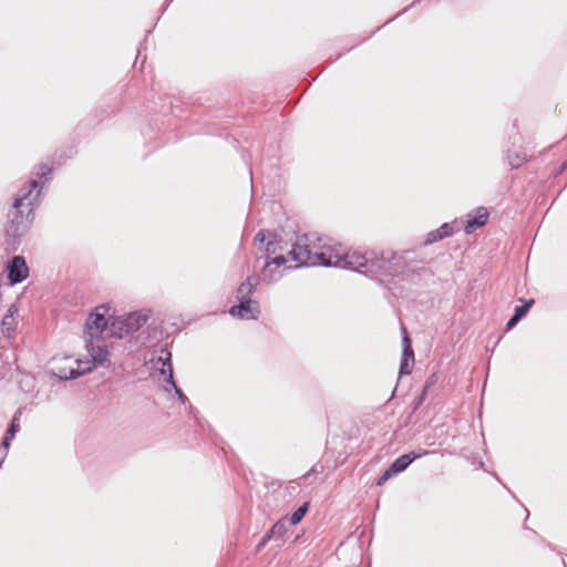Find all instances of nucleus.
Segmentation results:
<instances>
[{
	"mask_svg": "<svg viewBox=\"0 0 567 567\" xmlns=\"http://www.w3.org/2000/svg\"><path fill=\"white\" fill-rule=\"evenodd\" d=\"M413 254L414 250L406 249L400 252L386 250L334 256V268L359 272L385 286L394 282L395 277L406 271L405 279L416 284V278L432 276V271L424 266L409 268Z\"/></svg>",
	"mask_w": 567,
	"mask_h": 567,
	"instance_id": "f257e3e1",
	"label": "nucleus"
},
{
	"mask_svg": "<svg viewBox=\"0 0 567 567\" xmlns=\"http://www.w3.org/2000/svg\"><path fill=\"white\" fill-rule=\"evenodd\" d=\"M53 167L47 163L34 166L31 176L13 199L4 226V250L16 252L34 219V209L40 205L42 189L52 181Z\"/></svg>",
	"mask_w": 567,
	"mask_h": 567,
	"instance_id": "f03ea898",
	"label": "nucleus"
},
{
	"mask_svg": "<svg viewBox=\"0 0 567 567\" xmlns=\"http://www.w3.org/2000/svg\"><path fill=\"white\" fill-rule=\"evenodd\" d=\"M260 285V276L252 272L236 289L237 303L228 309L233 318L239 320H257L261 313L259 301L252 299L257 287Z\"/></svg>",
	"mask_w": 567,
	"mask_h": 567,
	"instance_id": "7ed1b4c3",
	"label": "nucleus"
},
{
	"mask_svg": "<svg viewBox=\"0 0 567 567\" xmlns=\"http://www.w3.org/2000/svg\"><path fill=\"white\" fill-rule=\"evenodd\" d=\"M111 309L109 303H102L90 311L83 326L85 347L93 349V344L105 343L103 336L106 330L110 331V323L113 318L110 315Z\"/></svg>",
	"mask_w": 567,
	"mask_h": 567,
	"instance_id": "20e7f679",
	"label": "nucleus"
},
{
	"mask_svg": "<svg viewBox=\"0 0 567 567\" xmlns=\"http://www.w3.org/2000/svg\"><path fill=\"white\" fill-rule=\"evenodd\" d=\"M288 257L291 261H295V266L288 267V269H297L300 267L308 266H324L334 267V261L331 257L324 252H312L308 244L307 235L296 236V240L291 243L288 249Z\"/></svg>",
	"mask_w": 567,
	"mask_h": 567,
	"instance_id": "39448f33",
	"label": "nucleus"
},
{
	"mask_svg": "<svg viewBox=\"0 0 567 567\" xmlns=\"http://www.w3.org/2000/svg\"><path fill=\"white\" fill-rule=\"evenodd\" d=\"M148 315L135 310L124 316H113L110 323V336L123 339L137 332L148 320Z\"/></svg>",
	"mask_w": 567,
	"mask_h": 567,
	"instance_id": "423d86ee",
	"label": "nucleus"
},
{
	"mask_svg": "<svg viewBox=\"0 0 567 567\" xmlns=\"http://www.w3.org/2000/svg\"><path fill=\"white\" fill-rule=\"evenodd\" d=\"M255 246L258 250L264 252L262 255H277L288 251L289 241L286 240L276 230L259 229L254 237Z\"/></svg>",
	"mask_w": 567,
	"mask_h": 567,
	"instance_id": "0eeeda50",
	"label": "nucleus"
},
{
	"mask_svg": "<svg viewBox=\"0 0 567 567\" xmlns=\"http://www.w3.org/2000/svg\"><path fill=\"white\" fill-rule=\"evenodd\" d=\"M30 269L22 255H14L6 262V278L8 286H16L28 279Z\"/></svg>",
	"mask_w": 567,
	"mask_h": 567,
	"instance_id": "6e6552de",
	"label": "nucleus"
},
{
	"mask_svg": "<svg viewBox=\"0 0 567 567\" xmlns=\"http://www.w3.org/2000/svg\"><path fill=\"white\" fill-rule=\"evenodd\" d=\"M266 487L268 489L266 505L271 506V502H274V508L284 506V504L288 502L286 498L291 497L297 489L296 485L284 487L280 480H271L266 483Z\"/></svg>",
	"mask_w": 567,
	"mask_h": 567,
	"instance_id": "1a4fd4ad",
	"label": "nucleus"
},
{
	"mask_svg": "<svg viewBox=\"0 0 567 567\" xmlns=\"http://www.w3.org/2000/svg\"><path fill=\"white\" fill-rule=\"evenodd\" d=\"M159 354L153 357L150 362L153 364L152 370L163 377V381H171L174 377L173 355L168 349V344L161 346Z\"/></svg>",
	"mask_w": 567,
	"mask_h": 567,
	"instance_id": "9d476101",
	"label": "nucleus"
},
{
	"mask_svg": "<svg viewBox=\"0 0 567 567\" xmlns=\"http://www.w3.org/2000/svg\"><path fill=\"white\" fill-rule=\"evenodd\" d=\"M402 354L399 368V378L410 375L414 367V350L412 339L404 326H401Z\"/></svg>",
	"mask_w": 567,
	"mask_h": 567,
	"instance_id": "9b49d317",
	"label": "nucleus"
},
{
	"mask_svg": "<svg viewBox=\"0 0 567 567\" xmlns=\"http://www.w3.org/2000/svg\"><path fill=\"white\" fill-rule=\"evenodd\" d=\"M522 141V135L516 132L515 134L511 135L508 137V143L512 144V147H508L504 152V156L506 162L508 163L511 169H517L523 164L527 163L529 161L526 152L522 146H517Z\"/></svg>",
	"mask_w": 567,
	"mask_h": 567,
	"instance_id": "f8f14e48",
	"label": "nucleus"
},
{
	"mask_svg": "<svg viewBox=\"0 0 567 567\" xmlns=\"http://www.w3.org/2000/svg\"><path fill=\"white\" fill-rule=\"evenodd\" d=\"M85 349L87 351V354L90 355V360L78 359V368L90 367L92 372L94 369L102 367L106 362L109 358V348L105 343L93 344V349H91L90 347H85Z\"/></svg>",
	"mask_w": 567,
	"mask_h": 567,
	"instance_id": "ddd939ff",
	"label": "nucleus"
},
{
	"mask_svg": "<svg viewBox=\"0 0 567 567\" xmlns=\"http://www.w3.org/2000/svg\"><path fill=\"white\" fill-rule=\"evenodd\" d=\"M434 453L433 451H429L425 449H416L412 450L410 452H406L399 457H396L393 462L390 463L388 468L391 471V473L396 476L404 471L408 470V467L416 460H420L424 456H427L430 454Z\"/></svg>",
	"mask_w": 567,
	"mask_h": 567,
	"instance_id": "4468645a",
	"label": "nucleus"
},
{
	"mask_svg": "<svg viewBox=\"0 0 567 567\" xmlns=\"http://www.w3.org/2000/svg\"><path fill=\"white\" fill-rule=\"evenodd\" d=\"M489 218L488 209L484 206H478L467 213L466 219L463 224V230L466 235L473 234L478 228L484 227Z\"/></svg>",
	"mask_w": 567,
	"mask_h": 567,
	"instance_id": "2eb2a0df",
	"label": "nucleus"
},
{
	"mask_svg": "<svg viewBox=\"0 0 567 567\" xmlns=\"http://www.w3.org/2000/svg\"><path fill=\"white\" fill-rule=\"evenodd\" d=\"M165 384L162 386V390L166 393H174V398L181 403V404H188L189 414L196 417L197 410L189 403L188 398L183 392V390L178 386L175 377H173V380L168 381L166 380L164 382Z\"/></svg>",
	"mask_w": 567,
	"mask_h": 567,
	"instance_id": "dca6fc26",
	"label": "nucleus"
},
{
	"mask_svg": "<svg viewBox=\"0 0 567 567\" xmlns=\"http://www.w3.org/2000/svg\"><path fill=\"white\" fill-rule=\"evenodd\" d=\"M284 271L285 269H277L265 261L260 272L258 274L260 276V282L262 281L267 285H272L281 279Z\"/></svg>",
	"mask_w": 567,
	"mask_h": 567,
	"instance_id": "f3484780",
	"label": "nucleus"
},
{
	"mask_svg": "<svg viewBox=\"0 0 567 567\" xmlns=\"http://www.w3.org/2000/svg\"><path fill=\"white\" fill-rule=\"evenodd\" d=\"M91 372V368H62L58 373H54V377L59 381H72L76 380L80 377L87 374Z\"/></svg>",
	"mask_w": 567,
	"mask_h": 567,
	"instance_id": "a211bd4d",
	"label": "nucleus"
},
{
	"mask_svg": "<svg viewBox=\"0 0 567 567\" xmlns=\"http://www.w3.org/2000/svg\"><path fill=\"white\" fill-rule=\"evenodd\" d=\"M309 508L310 502H305L296 511H293L291 515H286V522H288L291 526L298 525L305 518Z\"/></svg>",
	"mask_w": 567,
	"mask_h": 567,
	"instance_id": "6ab92c4d",
	"label": "nucleus"
},
{
	"mask_svg": "<svg viewBox=\"0 0 567 567\" xmlns=\"http://www.w3.org/2000/svg\"><path fill=\"white\" fill-rule=\"evenodd\" d=\"M518 301L520 302V305L514 308L513 315L523 320L535 305V299L519 298Z\"/></svg>",
	"mask_w": 567,
	"mask_h": 567,
	"instance_id": "aec40b11",
	"label": "nucleus"
},
{
	"mask_svg": "<svg viewBox=\"0 0 567 567\" xmlns=\"http://www.w3.org/2000/svg\"><path fill=\"white\" fill-rule=\"evenodd\" d=\"M287 516H282L278 522H276L267 533L270 534L272 539H281L287 533L286 526Z\"/></svg>",
	"mask_w": 567,
	"mask_h": 567,
	"instance_id": "412c9836",
	"label": "nucleus"
},
{
	"mask_svg": "<svg viewBox=\"0 0 567 567\" xmlns=\"http://www.w3.org/2000/svg\"><path fill=\"white\" fill-rule=\"evenodd\" d=\"M261 258H264L265 261H267L268 264L272 265L277 269H281L282 267L286 266L288 260H290V258L288 257V254L287 255H285V254H277V255H272V256L261 255L260 257H257L258 260L261 259Z\"/></svg>",
	"mask_w": 567,
	"mask_h": 567,
	"instance_id": "4be33fe9",
	"label": "nucleus"
},
{
	"mask_svg": "<svg viewBox=\"0 0 567 567\" xmlns=\"http://www.w3.org/2000/svg\"><path fill=\"white\" fill-rule=\"evenodd\" d=\"M427 398V393L423 390L413 399L410 410L408 412V419H412L415 412L423 405Z\"/></svg>",
	"mask_w": 567,
	"mask_h": 567,
	"instance_id": "5701e85b",
	"label": "nucleus"
},
{
	"mask_svg": "<svg viewBox=\"0 0 567 567\" xmlns=\"http://www.w3.org/2000/svg\"><path fill=\"white\" fill-rule=\"evenodd\" d=\"M323 470H324V466H323L320 462H318V463L313 464V465L311 466V468H310L306 474H303L302 476H300V477L298 478V483H297V485H300V484H302V483H303V484H306V483H307V481H308L312 475H316V474L322 473V472H323Z\"/></svg>",
	"mask_w": 567,
	"mask_h": 567,
	"instance_id": "b1692460",
	"label": "nucleus"
},
{
	"mask_svg": "<svg viewBox=\"0 0 567 567\" xmlns=\"http://www.w3.org/2000/svg\"><path fill=\"white\" fill-rule=\"evenodd\" d=\"M1 330L3 334L8 338L12 337L16 333L17 324L14 322V319H7L6 317L1 320Z\"/></svg>",
	"mask_w": 567,
	"mask_h": 567,
	"instance_id": "393cba45",
	"label": "nucleus"
},
{
	"mask_svg": "<svg viewBox=\"0 0 567 567\" xmlns=\"http://www.w3.org/2000/svg\"><path fill=\"white\" fill-rule=\"evenodd\" d=\"M112 103L107 105L110 110L101 109V116L102 118L110 117L112 115H115L120 110V103L117 101V97L114 96L111 99Z\"/></svg>",
	"mask_w": 567,
	"mask_h": 567,
	"instance_id": "a878e982",
	"label": "nucleus"
},
{
	"mask_svg": "<svg viewBox=\"0 0 567 567\" xmlns=\"http://www.w3.org/2000/svg\"><path fill=\"white\" fill-rule=\"evenodd\" d=\"M440 240H443V238H442V236H441L440 231H439V230H437V228H436V229L431 230V231H429V233H427V235H426V237H425L424 241H423V243H421V245H420V246H421V247H426V246H430V245H432V244H435V243H437V241H440Z\"/></svg>",
	"mask_w": 567,
	"mask_h": 567,
	"instance_id": "bb28decb",
	"label": "nucleus"
},
{
	"mask_svg": "<svg viewBox=\"0 0 567 567\" xmlns=\"http://www.w3.org/2000/svg\"><path fill=\"white\" fill-rule=\"evenodd\" d=\"M437 230L440 231L443 239L453 236L454 226L452 223H443Z\"/></svg>",
	"mask_w": 567,
	"mask_h": 567,
	"instance_id": "cd10ccee",
	"label": "nucleus"
},
{
	"mask_svg": "<svg viewBox=\"0 0 567 567\" xmlns=\"http://www.w3.org/2000/svg\"><path fill=\"white\" fill-rule=\"evenodd\" d=\"M437 381H439V374H437V372H433V373H431V374L426 378V380H425V382H424V384H423V386H422V390H423V391H425L426 393H429V391L431 390V388H433V386L437 383Z\"/></svg>",
	"mask_w": 567,
	"mask_h": 567,
	"instance_id": "c85d7f7f",
	"label": "nucleus"
},
{
	"mask_svg": "<svg viewBox=\"0 0 567 567\" xmlns=\"http://www.w3.org/2000/svg\"><path fill=\"white\" fill-rule=\"evenodd\" d=\"M20 429H21L20 422L10 420L4 433L10 435L11 437H16V435L19 433Z\"/></svg>",
	"mask_w": 567,
	"mask_h": 567,
	"instance_id": "c756f323",
	"label": "nucleus"
},
{
	"mask_svg": "<svg viewBox=\"0 0 567 567\" xmlns=\"http://www.w3.org/2000/svg\"><path fill=\"white\" fill-rule=\"evenodd\" d=\"M394 477V475L391 473V471L386 467L384 472L377 478L375 485L382 486L384 485L390 478Z\"/></svg>",
	"mask_w": 567,
	"mask_h": 567,
	"instance_id": "7c9ffc66",
	"label": "nucleus"
},
{
	"mask_svg": "<svg viewBox=\"0 0 567 567\" xmlns=\"http://www.w3.org/2000/svg\"><path fill=\"white\" fill-rule=\"evenodd\" d=\"M13 440H14V437H11L10 435H8L6 433L3 434L2 439H1V447L3 450L2 453H6L8 455L9 449H10Z\"/></svg>",
	"mask_w": 567,
	"mask_h": 567,
	"instance_id": "2f4dec72",
	"label": "nucleus"
},
{
	"mask_svg": "<svg viewBox=\"0 0 567 567\" xmlns=\"http://www.w3.org/2000/svg\"><path fill=\"white\" fill-rule=\"evenodd\" d=\"M519 321H522L519 318H517L516 316L512 315L511 318L507 320V322L505 324V331L504 332H508L512 329H514L518 324Z\"/></svg>",
	"mask_w": 567,
	"mask_h": 567,
	"instance_id": "473e14b6",
	"label": "nucleus"
},
{
	"mask_svg": "<svg viewBox=\"0 0 567 567\" xmlns=\"http://www.w3.org/2000/svg\"><path fill=\"white\" fill-rule=\"evenodd\" d=\"M17 312H18V306H17L16 303H12V305L9 307V309H8L7 313H6L3 317H6L7 319H11V320H13V319H14V315H16Z\"/></svg>",
	"mask_w": 567,
	"mask_h": 567,
	"instance_id": "72a5a7b5",
	"label": "nucleus"
},
{
	"mask_svg": "<svg viewBox=\"0 0 567 567\" xmlns=\"http://www.w3.org/2000/svg\"><path fill=\"white\" fill-rule=\"evenodd\" d=\"M175 109H176V106H174L171 101L169 105L168 106L163 105L159 112L163 113L164 115H166L167 113H172L173 115H176Z\"/></svg>",
	"mask_w": 567,
	"mask_h": 567,
	"instance_id": "f704fd0d",
	"label": "nucleus"
},
{
	"mask_svg": "<svg viewBox=\"0 0 567 567\" xmlns=\"http://www.w3.org/2000/svg\"><path fill=\"white\" fill-rule=\"evenodd\" d=\"M21 415H22V408H19L16 410V412L13 413L11 420L12 421H17V422H20L21 420Z\"/></svg>",
	"mask_w": 567,
	"mask_h": 567,
	"instance_id": "c9c22d12",
	"label": "nucleus"
},
{
	"mask_svg": "<svg viewBox=\"0 0 567 567\" xmlns=\"http://www.w3.org/2000/svg\"><path fill=\"white\" fill-rule=\"evenodd\" d=\"M266 545H267V543H266L262 538H260V539H259V542H258V543H257V545H256L255 550L258 553V551L262 550V548H264Z\"/></svg>",
	"mask_w": 567,
	"mask_h": 567,
	"instance_id": "e433bc0d",
	"label": "nucleus"
},
{
	"mask_svg": "<svg viewBox=\"0 0 567 567\" xmlns=\"http://www.w3.org/2000/svg\"><path fill=\"white\" fill-rule=\"evenodd\" d=\"M145 42H146V39H145L143 42H141V43H140V47H138V49H137V55H136V58H135V61H137L138 56L141 55L142 50L144 49V43H145ZM135 63H136V62H134V64H135Z\"/></svg>",
	"mask_w": 567,
	"mask_h": 567,
	"instance_id": "4c0bfd02",
	"label": "nucleus"
},
{
	"mask_svg": "<svg viewBox=\"0 0 567 567\" xmlns=\"http://www.w3.org/2000/svg\"><path fill=\"white\" fill-rule=\"evenodd\" d=\"M566 169H561V165L555 171L554 177L560 176Z\"/></svg>",
	"mask_w": 567,
	"mask_h": 567,
	"instance_id": "58836bf2",
	"label": "nucleus"
},
{
	"mask_svg": "<svg viewBox=\"0 0 567 567\" xmlns=\"http://www.w3.org/2000/svg\"><path fill=\"white\" fill-rule=\"evenodd\" d=\"M267 544L272 540V537L267 532L261 537Z\"/></svg>",
	"mask_w": 567,
	"mask_h": 567,
	"instance_id": "ea45409f",
	"label": "nucleus"
},
{
	"mask_svg": "<svg viewBox=\"0 0 567 567\" xmlns=\"http://www.w3.org/2000/svg\"><path fill=\"white\" fill-rule=\"evenodd\" d=\"M158 19H159V17L156 19V21H155V22H157V21H158ZM154 24H156V23H154ZM154 27H155V25H153L150 30H147V31H146V38L152 33V31H153V28H154Z\"/></svg>",
	"mask_w": 567,
	"mask_h": 567,
	"instance_id": "a19ab883",
	"label": "nucleus"
},
{
	"mask_svg": "<svg viewBox=\"0 0 567 567\" xmlns=\"http://www.w3.org/2000/svg\"><path fill=\"white\" fill-rule=\"evenodd\" d=\"M168 7H166V4L164 3L162 9H161V14H163L166 10H167Z\"/></svg>",
	"mask_w": 567,
	"mask_h": 567,
	"instance_id": "79ce46f5",
	"label": "nucleus"
},
{
	"mask_svg": "<svg viewBox=\"0 0 567 567\" xmlns=\"http://www.w3.org/2000/svg\"><path fill=\"white\" fill-rule=\"evenodd\" d=\"M561 169H567V159L561 163Z\"/></svg>",
	"mask_w": 567,
	"mask_h": 567,
	"instance_id": "37998d69",
	"label": "nucleus"
},
{
	"mask_svg": "<svg viewBox=\"0 0 567 567\" xmlns=\"http://www.w3.org/2000/svg\"><path fill=\"white\" fill-rule=\"evenodd\" d=\"M502 338H503V334H501V336H498V337H497V339H496V341H495L494 347L498 344V342L502 340Z\"/></svg>",
	"mask_w": 567,
	"mask_h": 567,
	"instance_id": "c03bdc74",
	"label": "nucleus"
},
{
	"mask_svg": "<svg viewBox=\"0 0 567 567\" xmlns=\"http://www.w3.org/2000/svg\"><path fill=\"white\" fill-rule=\"evenodd\" d=\"M503 486H504V487H505V488L511 493L512 497H514L515 499H517V498H516V496H515V494H514L513 492H511V491L506 487V485H504V484H503Z\"/></svg>",
	"mask_w": 567,
	"mask_h": 567,
	"instance_id": "a18cd8bd",
	"label": "nucleus"
},
{
	"mask_svg": "<svg viewBox=\"0 0 567 567\" xmlns=\"http://www.w3.org/2000/svg\"><path fill=\"white\" fill-rule=\"evenodd\" d=\"M173 1H174V0H165V2H164V3L166 4V7H169V4H171Z\"/></svg>",
	"mask_w": 567,
	"mask_h": 567,
	"instance_id": "49530a36",
	"label": "nucleus"
},
{
	"mask_svg": "<svg viewBox=\"0 0 567 567\" xmlns=\"http://www.w3.org/2000/svg\"><path fill=\"white\" fill-rule=\"evenodd\" d=\"M411 422V419L405 417L404 425H408Z\"/></svg>",
	"mask_w": 567,
	"mask_h": 567,
	"instance_id": "de8ad7c7",
	"label": "nucleus"
},
{
	"mask_svg": "<svg viewBox=\"0 0 567 567\" xmlns=\"http://www.w3.org/2000/svg\"><path fill=\"white\" fill-rule=\"evenodd\" d=\"M493 475H494V477H495L497 481H499V482H501V480H499V477H498V475H497L496 473H494Z\"/></svg>",
	"mask_w": 567,
	"mask_h": 567,
	"instance_id": "09e8293b",
	"label": "nucleus"
},
{
	"mask_svg": "<svg viewBox=\"0 0 567 567\" xmlns=\"http://www.w3.org/2000/svg\"><path fill=\"white\" fill-rule=\"evenodd\" d=\"M523 527H524V529H529V527L526 525V523H524Z\"/></svg>",
	"mask_w": 567,
	"mask_h": 567,
	"instance_id": "8fccbe9b",
	"label": "nucleus"
},
{
	"mask_svg": "<svg viewBox=\"0 0 567 567\" xmlns=\"http://www.w3.org/2000/svg\"><path fill=\"white\" fill-rule=\"evenodd\" d=\"M525 512H526V515L528 516V515H529V512H528V509H527V508H525Z\"/></svg>",
	"mask_w": 567,
	"mask_h": 567,
	"instance_id": "3c124183",
	"label": "nucleus"
}]
</instances>
